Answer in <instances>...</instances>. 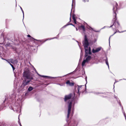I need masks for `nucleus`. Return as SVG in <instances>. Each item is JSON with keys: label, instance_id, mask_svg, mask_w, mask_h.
<instances>
[{"label": "nucleus", "instance_id": "f257e3e1", "mask_svg": "<svg viewBox=\"0 0 126 126\" xmlns=\"http://www.w3.org/2000/svg\"><path fill=\"white\" fill-rule=\"evenodd\" d=\"M114 4L115 5V6H113V16H114L113 20L114 21V23L112 25L109 27L110 28L113 26H114L115 27V29L116 30V31L112 35H111L110 36L114 35L117 32H120L118 30H116L117 29L119 28V27L120 26V25L118 22H116V12L117 10V7L118 6V5L117 3L116 2H114Z\"/></svg>", "mask_w": 126, "mask_h": 126}, {"label": "nucleus", "instance_id": "f03ea898", "mask_svg": "<svg viewBox=\"0 0 126 126\" xmlns=\"http://www.w3.org/2000/svg\"><path fill=\"white\" fill-rule=\"evenodd\" d=\"M23 77L24 79L23 81L22 85L25 86L28 84L33 79L31 76V73L28 69L25 70L23 73Z\"/></svg>", "mask_w": 126, "mask_h": 126}, {"label": "nucleus", "instance_id": "7ed1b4c3", "mask_svg": "<svg viewBox=\"0 0 126 126\" xmlns=\"http://www.w3.org/2000/svg\"><path fill=\"white\" fill-rule=\"evenodd\" d=\"M84 41L83 43L85 50V56H87L88 54L90 55L91 54V49L90 47H88L89 43L88 41V39L86 35H85L84 36Z\"/></svg>", "mask_w": 126, "mask_h": 126}, {"label": "nucleus", "instance_id": "20e7f679", "mask_svg": "<svg viewBox=\"0 0 126 126\" xmlns=\"http://www.w3.org/2000/svg\"><path fill=\"white\" fill-rule=\"evenodd\" d=\"M17 92H13L12 94L9 95L7 99L8 102H9L10 101H15L16 97V94Z\"/></svg>", "mask_w": 126, "mask_h": 126}, {"label": "nucleus", "instance_id": "39448f33", "mask_svg": "<svg viewBox=\"0 0 126 126\" xmlns=\"http://www.w3.org/2000/svg\"><path fill=\"white\" fill-rule=\"evenodd\" d=\"M72 107V102H70L69 103L68 106V113L67 114V119L69 117V116L71 115L72 116L73 114L74 113V109H72V114H70V113L71 112Z\"/></svg>", "mask_w": 126, "mask_h": 126}, {"label": "nucleus", "instance_id": "423d86ee", "mask_svg": "<svg viewBox=\"0 0 126 126\" xmlns=\"http://www.w3.org/2000/svg\"><path fill=\"white\" fill-rule=\"evenodd\" d=\"M72 94H70L68 95H66L64 97V100L65 102L70 99L71 98L72 96Z\"/></svg>", "mask_w": 126, "mask_h": 126}, {"label": "nucleus", "instance_id": "0eeeda50", "mask_svg": "<svg viewBox=\"0 0 126 126\" xmlns=\"http://www.w3.org/2000/svg\"><path fill=\"white\" fill-rule=\"evenodd\" d=\"M2 59L3 60H5L6 61H7L10 64V65L11 66V67H12L13 68V70H15V68L14 67L13 65L12 64H11V63H13L12 62L13 61V59H11L10 60H7L5 59L2 58Z\"/></svg>", "mask_w": 126, "mask_h": 126}, {"label": "nucleus", "instance_id": "6e6552de", "mask_svg": "<svg viewBox=\"0 0 126 126\" xmlns=\"http://www.w3.org/2000/svg\"><path fill=\"white\" fill-rule=\"evenodd\" d=\"M101 47H99L97 48L96 49H93L92 50V52L93 53H95L97 52L100 51L101 49Z\"/></svg>", "mask_w": 126, "mask_h": 126}, {"label": "nucleus", "instance_id": "1a4fd4ad", "mask_svg": "<svg viewBox=\"0 0 126 126\" xmlns=\"http://www.w3.org/2000/svg\"><path fill=\"white\" fill-rule=\"evenodd\" d=\"M78 87L77 88L78 91L77 92V93L79 95L80 94V92H81V91H80L81 89V87L82 85H80L79 86L78 85Z\"/></svg>", "mask_w": 126, "mask_h": 126}, {"label": "nucleus", "instance_id": "9d476101", "mask_svg": "<svg viewBox=\"0 0 126 126\" xmlns=\"http://www.w3.org/2000/svg\"><path fill=\"white\" fill-rule=\"evenodd\" d=\"M70 123L71 124L72 126H76L77 125V122L76 121H74L73 122L70 121Z\"/></svg>", "mask_w": 126, "mask_h": 126}, {"label": "nucleus", "instance_id": "9b49d317", "mask_svg": "<svg viewBox=\"0 0 126 126\" xmlns=\"http://www.w3.org/2000/svg\"><path fill=\"white\" fill-rule=\"evenodd\" d=\"M27 36L28 37H31V39H34V40H36V41H40V42L44 41V42L45 41H47V40H45L44 41V40H38L36 39H35L31 37V36L29 35H27Z\"/></svg>", "mask_w": 126, "mask_h": 126}, {"label": "nucleus", "instance_id": "f8f14e48", "mask_svg": "<svg viewBox=\"0 0 126 126\" xmlns=\"http://www.w3.org/2000/svg\"><path fill=\"white\" fill-rule=\"evenodd\" d=\"M79 28L80 30H82L84 32L85 31V26L83 25H81L79 27Z\"/></svg>", "mask_w": 126, "mask_h": 126}, {"label": "nucleus", "instance_id": "ddd939ff", "mask_svg": "<svg viewBox=\"0 0 126 126\" xmlns=\"http://www.w3.org/2000/svg\"><path fill=\"white\" fill-rule=\"evenodd\" d=\"M69 22H68L67 24L66 25H64V26H63L62 28H61V29H62L63 28H65V27H66L67 26L69 25H72V26H74V27H75V26L74 25H73V24H72V23H70V24H69Z\"/></svg>", "mask_w": 126, "mask_h": 126}, {"label": "nucleus", "instance_id": "4468645a", "mask_svg": "<svg viewBox=\"0 0 126 126\" xmlns=\"http://www.w3.org/2000/svg\"><path fill=\"white\" fill-rule=\"evenodd\" d=\"M39 76L41 77H42L44 78H49V79L51 78H55V77H50L49 76H47L41 75H39Z\"/></svg>", "mask_w": 126, "mask_h": 126}, {"label": "nucleus", "instance_id": "2eb2a0df", "mask_svg": "<svg viewBox=\"0 0 126 126\" xmlns=\"http://www.w3.org/2000/svg\"><path fill=\"white\" fill-rule=\"evenodd\" d=\"M91 58V57L90 56H88L86 58L85 60L87 62L89 61Z\"/></svg>", "mask_w": 126, "mask_h": 126}, {"label": "nucleus", "instance_id": "dca6fc26", "mask_svg": "<svg viewBox=\"0 0 126 126\" xmlns=\"http://www.w3.org/2000/svg\"><path fill=\"white\" fill-rule=\"evenodd\" d=\"M105 61L106 64L108 65V67L109 69V63L108 60L107 58V57H106V59L105 60Z\"/></svg>", "mask_w": 126, "mask_h": 126}, {"label": "nucleus", "instance_id": "f3484780", "mask_svg": "<svg viewBox=\"0 0 126 126\" xmlns=\"http://www.w3.org/2000/svg\"><path fill=\"white\" fill-rule=\"evenodd\" d=\"M87 62L85 60H84L82 63V67L84 66L86 62Z\"/></svg>", "mask_w": 126, "mask_h": 126}, {"label": "nucleus", "instance_id": "a211bd4d", "mask_svg": "<svg viewBox=\"0 0 126 126\" xmlns=\"http://www.w3.org/2000/svg\"><path fill=\"white\" fill-rule=\"evenodd\" d=\"M33 89L32 88V87H30L28 89V90L29 91H30Z\"/></svg>", "mask_w": 126, "mask_h": 126}, {"label": "nucleus", "instance_id": "6ab92c4d", "mask_svg": "<svg viewBox=\"0 0 126 126\" xmlns=\"http://www.w3.org/2000/svg\"><path fill=\"white\" fill-rule=\"evenodd\" d=\"M5 126H17L16 125H12L10 124H6V125Z\"/></svg>", "mask_w": 126, "mask_h": 126}, {"label": "nucleus", "instance_id": "aec40b11", "mask_svg": "<svg viewBox=\"0 0 126 126\" xmlns=\"http://www.w3.org/2000/svg\"><path fill=\"white\" fill-rule=\"evenodd\" d=\"M80 48L81 49V52L80 53V58L82 57L83 56V53L82 51V50L81 49L80 47Z\"/></svg>", "mask_w": 126, "mask_h": 126}, {"label": "nucleus", "instance_id": "412c9836", "mask_svg": "<svg viewBox=\"0 0 126 126\" xmlns=\"http://www.w3.org/2000/svg\"><path fill=\"white\" fill-rule=\"evenodd\" d=\"M72 17H73V20H76L75 17V15L74 14L73 15Z\"/></svg>", "mask_w": 126, "mask_h": 126}, {"label": "nucleus", "instance_id": "4be33fe9", "mask_svg": "<svg viewBox=\"0 0 126 126\" xmlns=\"http://www.w3.org/2000/svg\"><path fill=\"white\" fill-rule=\"evenodd\" d=\"M72 8L71 9V12L70 13V20L69 22H70L71 21V12H72V6H73V4H72Z\"/></svg>", "mask_w": 126, "mask_h": 126}, {"label": "nucleus", "instance_id": "5701e85b", "mask_svg": "<svg viewBox=\"0 0 126 126\" xmlns=\"http://www.w3.org/2000/svg\"><path fill=\"white\" fill-rule=\"evenodd\" d=\"M69 85L70 86H73L74 85V83L72 82H70Z\"/></svg>", "mask_w": 126, "mask_h": 126}, {"label": "nucleus", "instance_id": "b1692460", "mask_svg": "<svg viewBox=\"0 0 126 126\" xmlns=\"http://www.w3.org/2000/svg\"><path fill=\"white\" fill-rule=\"evenodd\" d=\"M20 8L21 9V11H22V12L23 13V18H24V12H23V11L22 9V8L20 7Z\"/></svg>", "mask_w": 126, "mask_h": 126}, {"label": "nucleus", "instance_id": "393cba45", "mask_svg": "<svg viewBox=\"0 0 126 126\" xmlns=\"http://www.w3.org/2000/svg\"><path fill=\"white\" fill-rule=\"evenodd\" d=\"M70 81L69 80H67L66 82V83L67 84H68L69 85L70 83Z\"/></svg>", "mask_w": 126, "mask_h": 126}, {"label": "nucleus", "instance_id": "a878e982", "mask_svg": "<svg viewBox=\"0 0 126 126\" xmlns=\"http://www.w3.org/2000/svg\"><path fill=\"white\" fill-rule=\"evenodd\" d=\"M105 94V93H101V94L100 95V96H102V97H104V96H103V94Z\"/></svg>", "mask_w": 126, "mask_h": 126}, {"label": "nucleus", "instance_id": "bb28decb", "mask_svg": "<svg viewBox=\"0 0 126 126\" xmlns=\"http://www.w3.org/2000/svg\"><path fill=\"white\" fill-rule=\"evenodd\" d=\"M3 109V107L2 106L0 105V111Z\"/></svg>", "mask_w": 126, "mask_h": 126}, {"label": "nucleus", "instance_id": "cd10ccee", "mask_svg": "<svg viewBox=\"0 0 126 126\" xmlns=\"http://www.w3.org/2000/svg\"><path fill=\"white\" fill-rule=\"evenodd\" d=\"M83 1L84 2H88L89 1V0H83Z\"/></svg>", "mask_w": 126, "mask_h": 126}, {"label": "nucleus", "instance_id": "c85d7f7f", "mask_svg": "<svg viewBox=\"0 0 126 126\" xmlns=\"http://www.w3.org/2000/svg\"><path fill=\"white\" fill-rule=\"evenodd\" d=\"M33 68H34V70L36 72L37 74L39 75V74L38 73V72H37V71H36L35 69L33 67Z\"/></svg>", "mask_w": 126, "mask_h": 126}, {"label": "nucleus", "instance_id": "c756f323", "mask_svg": "<svg viewBox=\"0 0 126 126\" xmlns=\"http://www.w3.org/2000/svg\"><path fill=\"white\" fill-rule=\"evenodd\" d=\"M74 21L75 24H76V20H74Z\"/></svg>", "mask_w": 126, "mask_h": 126}, {"label": "nucleus", "instance_id": "7c9ffc66", "mask_svg": "<svg viewBox=\"0 0 126 126\" xmlns=\"http://www.w3.org/2000/svg\"><path fill=\"white\" fill-rule=\"evenodd\" d=\"M85 80H86V82H87V77L86 76L85 77Z\"/></svg>", "mask_w": 126, "mask_h": 126}, {"label": "nucleus", "instance_id": "2f4dec72", "mask_svg": "<svg viewBox=\"0 0 126 126\" xmlns=\"http://www.w3.org/2000/svg\"><path fill=\"white\" fill-rule=\"evenodd\" d=\"M93 31H95V32H99V31H94V30Z\"/></svg>", "mask_w": 126, "mask_h": 126}, {"label": "nucleus", "instance_id": "473e14b6", "mask_svg": "<svg viewBox=\"0 0 126 126\" xmlns=\"http://www.w3.org/2000/svg\"><path fill=\"white\" fill-rule=\"evenodd\" d=\"M66 121H67V123H68V125H69V123H68V121L67 119H66Z\"/></svg>", "mask_w": 126, "mask_h": 126}, {"label": "nucleus", "instance_id": "72a5a7b5", "mask_svg": "<svg viewBox=\"0 0 126 126\" xmlns=\"http://www.w3.org/2000/svg\"><path fill=\"white\" fill-rule=\"evenodd\" d=\"M19 124L20 125V126H22L21 124V123L19 122Z\"/></svg>", "mask_w": 126, "mask_h": 126}, {"label": "nucleus", "instance_id": "f704fd0d", "mask_svg": "<svg viewBox=\"0 0 126 126\" xmlns=\"http://www.w3.org/2000/svg\"><path fill=\"white\" fill-rule=\"evenodd\" d=\"M6 101H7V99L6 98L5 99V100L4 101V102L5 103Z\"/></svg>", "mask_w": 126, "mask_h": 126}, {"label": "nucleus", "instance_id": "c9c22d12", "mask_svg": "<svg viewBox=\"0 0 126 126\" xmlns=\"http://www.w3.org/2000/svg\"><path fill=\"white\" fill-rule=\"evenodd\" d=\"M0 126H4L2 124L1 125H0Z\"/></svg>", "mask_w": 126, "mask_h": 126}, {"label": "nucleus", "instance_id": "e433bc0d", "mask_svg": "<svg viewBox=\"0 0 126 126\" xmlns=\"http://www.w3.org/2000/svg\"><path fill=\"white\" fill-rule=\"evenodd\" d=\"M110 37L109 38V44H110Z\"/></svg>", "mask_w": 126, "mask_h": 126}, {"label": "nucleus", "instance_id": "4c0bfd02", "mask_svg": "<svg viewBox=\"0 0 126 126\" xmlns=\"http://www.w3.org/2000/svg\"><path fill=\"white\" fill-rule=\"evenodd\" d=\"M56 38V37H54V38H51V39H49V40H50L51 39H54V38Z\"/></svg>", "mask_w": 126, "mask_h": 126}, {"label": "nucleus", "instance_id": "58836bf2", "mask_svg": "<svg viewBox=\"0 0 126 126\" xmlns=\"http://www.w3.org/2000/svg\"><path fill=\"white\" fill-rule=\"evenodd\" d=\"M114 97H115V98H116L117 99V97H116V96H115V95H114Z\"/></svg>", "mask_w": 126, "mask_h": 126}, {"label": "nucleus", "instance_id": "ea45409f", "mask_svg": "<svg viewBox=\"0 0 126 126\" xmlns=\"http://www.w3.org/2000/svg\"><path fill=\"white\" fill-rule=\"evenodd\" d=\"M82 57L81 58H80V59H79V60H81L82 59Z\"/></svg>", "mask_w": 126, "mask_h": 126}, {"label": "nucleus", "instance_id": "a19ab883", "mask_svg": "<svg viewBox=\"0 0 126 126\" xmlns=\"http://www.w3.org/2000/svg\"><path fill=\"white\" fill-rule=\"evenodd\" d=\"M105 27H106V26L104 27H103L102 28V29H103Z\"/></svg>", "mask_w": 126, "mask_h": 126}, {"label": "nucleus", "instance_id": "79ce46f5", "mask_svg": "<svg viewBox=\"0 0 126 126\" xmlns=\"http://www.w3.org/2000/svg\"><path fill=\"white\" fill-rule=\"evenodd\" d=\"M59 84V85H61V86H63V84H62V85H60V84Z\"/></svg>", "mask_w": 126, "mask_h": 126}, {"label": "nucleus", "instance_id": "37998d69", "mask_svg": "<svg viewBox=\"0 0 126 126\" xmlns=\"http://www.w3.org/2000/svg\"><path fill=\"white\" fill-rule=\"evenodd\" d=\"M76 31H78V29H77V28L76 27Z\"/></svg>", "mask_w": 126, "mask_h": 126}, {"label": "nucleus", "instance_id": "c03bdc74", "mask_svg": "<svg viewBox=\"0 0 126 126\" xmlns=\"http://www.w3.org/2000/svg\"><path fill=\"white\" fill-rule=\"evenodd\" d=\"M91 28V29H92V30H93V29Z\"/></svg>", "mask_w": 126, "mask_h": 126}, {"label": "nucleus", "instance_id": "a18cd8bd", "mask_svg": "<svg viewBox=\"0 0 126 126\" xmlns=\"http://www.w3.org/2000/svg\"><path fill=\"white\" fill-rule=\"evenodd\" d=\"M60 33H59L58 34V36H59V34Z\"/></svg>", "mask_w": 126, "mask_h": 126}, {"label": "nucleus", "instance_id": "49530a36", "mask_svg": "<svg viewBox=\"0 0 126 126\" xmlns=\"http://www.w3.org/2000/svg\"><path fill=\"white\" fill-rule=\"evenodd\" d=\"M116 81H115V82L114 83V84H115V83H116Z\"/></svg>", "mask_w": 126, "mask_h": 126}, {"label": "nucleus", "instance_id": "de8ad7c7", "mask_svg": "<svg viewBox=\"0 0 126 126\" xmlns=\"http://www.w3.org/2000/svg\"><path fill=\"white\" fill-rule=\"evenodd\" d=\"M18 119H19V117H18Z\"/></svg>", "mask_w": 126, "mask_h": 126}, {"label": "nucleus", "instance_id": "09e8293b", "mask_svg": "<svg viewBox=\"0 0 126 126\" xmlns=\"http://www.w3.org/2000/svg\"><path fill=\"white\" fill-rule=\"evenodd\" d=\"M113 86H114V85Z\"/></svg>", "mask_w": 126, "mask_h": 126}, {"label": "nucleus", "instance_id": "8fccbe9b", "mask_svg": "<svg viewBox=\"0 0 126 126\" xmlns=\"http://www.w3.org/2000/svg\"><path fill=\"white\" fill-rule=\"evenodd\" d=\"M77 42L78 43V42L77 41Z\"/></svg>", "mask_w": 126, "mask_h": 126}, {"label": "nucleus", "instance_id": "3c124183", "mask_svg": "<svg viewBox=\"0 0 126 126\" xmlns=\"http://www.w3.org/2000/svg\"><path fill=\"white\" fill-rule=\"evenodd\" d=\"M96 94H98V93H96Z\"/></svg>", "mask_w": 126, "mask_h": 126}, {"label": "nucleus", "instance_id": "603ef678", "mask_svg": "<svg viewBox=\"0 0 126 126\" xmlns=\"http://www.w3.org/2000/svg\"><path fill=\"white\" fill-rule=\"evenodd\" d=\"M113 30H114V29H113Z\"/></svg>", "mask_w": 126, "mask_h": 126}]
</instances>
